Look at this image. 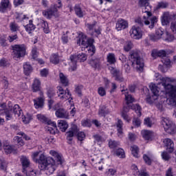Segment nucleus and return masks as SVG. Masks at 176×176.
I'll return each instance as SVG.
<instances>
[{"mask_svg": "<svg viewBox=\"0 0 176 176\" xmlns=\"http://www.w3.org/2000/svg\"><path fill=\"white\" fill-rule=\"evenodd\" d=\"M58 126L63 133H65V131H67V129H68V123H67V121L65 120H60L58 122Z\"/></svg>", "mask_w": 176, "mask_h": 176, "instance_id": "c85d7f7f", "label": "nucleus"}, {"mask_svg": "<svg viewBox=\"0 0 176 176\" xmlns=\"http://www.w3.org/2000/svg\"><path fill=\"white\" fill-rule=\"evenodd\" d=\"M129 34L133 39H141L142 38V30H141L140 27L133 26Z\"/></svg>", "mask_w": 176, "mask_h": 176, "instance_id": "2eb2a0df", "label": "nucleus"}, {"mask_svg": "<svg viewBox=\"0 0 176 176\" xmlns=\"http://www.w3.org/2000/svg\"><path fill=\"white\" fill-rule=\"evenodd\" d=\"M63 6V4L61 3V1L58 0L57 4H53L52 5L50 9H48L47 11H43V14L45 16L47 19H52V16H54L55 17L58 16V14L57 13L58 9H60Z\"/></svg>", "mask_w": 176, "mask_h": 176, "instance_id": "0eeeda50", "label": "nucleus"}, {"mask_svg": "<svg viewBox=\"0 0 176 176\" xmlns=\"http://www.w3.org/2000/svg\"><path fill=\"white\" fill-rule=\"evenodd\" d=\"M23 123L28 124L30 120H32V116L28 114L26 117L22 118Z\"/></svg>", "mask_w": 176, "mask_h": 176, "instance_id": "338daca9", "label": "nucleus"}, {"mask_svg": "<svg viewBox=\"0 0 176 176\" xmlns=\"http://www.w3.org/2000/svg\"><path fill=\"white\" fill-rule=\"evenodd\" d=\"M82 126L84 127H91V121L90 120H83L82 121Z\"/></svg>", "mask_w": 176, "mask_h": 176, "instance_id": "0e129e2a", "label": "nucleus"}, {"mask_svg": "<svg viewBox=\"0 0 176 176\" xmlns=\"http://www.w3.org/2000/svg\"><path fill=\"white\" fill-rule=\"evenodd\" d=\"M150 0H139L138 6L140 8H142V13L144 14L143 19L141 18H138L135 19V23L138 24L140 27H144L145 25H148V28L152 30L155 28V24L157 23V18L156 16H152V7L149 4Z\"/></svg>", "mask_w": 176, "mask_h": 176, "instance_id": "f257e3e1", "label": "nucleus"}, {"mask_svg": "<svg viewBox=\"0 0 176 176\" xmlns=\"http://www.w3.org/2000/svg\"><path fill=\"white\" fill-rule=\"evenodd\" d=\"M89 64H90V65H91V67L94 68H100L101 62L98 58H91L89 60Z\"/></svg>", "mask_w": 176, "mask_h": 176, "instance_id": "cd10ccee", "label": "nucleus"}, {"mask_svg": "<svg viewBox=\"0 0 176 176\" xmlns=\"http://www.w3.org/2000/svg\"><path fill=\"white\" fill-rule=\"evenodd\" d=\"M141 133L143 138L147 141L151 140L155 134L153 131L149 130H142Z\"/></svg>", "mask_w": 176, "mask_h": 176, "instance_id": "bb28decb", "label": "nucleus"}, {"mask_svg": "<svg viewBox=\"0 0 176 176\" xmlns=\"http://www.w3.org/2000/svg\"><path fill=\"white\" fill-rule=\"evenodd\" d=\"M56 118H59L60 119H68L69 114L68 111H67L64 109H58L55 113Z\"/></svg>", "mask_w": 176, "mask_h": 176, "instance_id": "a211bd4d", "label": "nucleus"}, {"mask_svg": "<svg viewBox=\"0 0 176 176\" xmlns=\"http://www.w3.org/2000/svg\"><path fill=\"white\" fill-rule=\"evenodd\" d=\"M54 161L49 162L46 165L45 168H41V170H45L46 171V174L50 175V174H53L54 171H56V165L53 164Z\"/></svg>", "mask_w": 176, "mask_h": 176, "instance_id": "f3484780", "label": "nucleus"}, {"mask_svg": "<svg viewBox=\"0 0 176 176\" xmlns=\"http://www.w3.org/2000/svg\"><path fill=\"white\" fill-rule=\"evenodd\" d=\"M50 153L52 155V156H54V157H56L57 162L61 164V156L58 155V153L54 151H50Z\"/></svg>", "mask_w": 176, "mask_h": 176, "instance_id": "09e8293b", "label": "nucleus"}, {"mask_svg": "<svg viewBox=\"0 0 176 176\" xmlns=\"http://www.w3.org/2000/svg\"><path fill=\"white\" fill-rule=\"evenodd\" d=\"M102 158L101 157L95 156L91 159L92 163H95V164H101L102 163Z\"/></svg>", "mask_w": 176, "mask_h": 176, "instance_id": "603ef678", "label": "nucleus"}, {"mask_svg": "<svg viewBox=\"0 0 176 176\" xmlns=\"http://www.w3.org/2000/svg\"><path fill=\"white\" fill-rule=\"evenodd\" d=\"M6 153H12L13 151H16L14 149V146L8 145L4 148Z\"/></svg>", "mask_w": 176, "mask_h": 176, "instance_id": "680f3d73", "label": "nucleus"}, {"mask_svg": "<svg viewBox=\"0 0 176 176\" xmlns=\"http://www.w3.org/2000/svg\"><path fill=\"white\" fill-rule=\"evenodd\" d=\"M74 12H75L76 16H78V17H80V19H82V17H83V16H85V14L86 13L85 12V10H83V9L82 8V6H80V4L75 5Z\"/></svg>", "mask_w": 176, "mask_h": 176, "instance_id": "5701e85b", "label": "nucleus"}, {"mask_svg": "<svg viewBox=\"0 0 176 176\" xmlns=\"http://www.w3.org/2000/svg\"><path fill=\"white\" fill-rule=\"evenodd\" d=\"M41 154V151H36L34 153H32V157L34 162H35V163H36V161L39 159V155Z\"/></svg>", "mask_w": 176, "mask_h": 176, "instance_id": "052dcab7", "label": "nucleus"}, {"mask_svg": "<svg viewBox=\"0 0 176 176\" xmlns=\"http://www.w3.org/2000/svg\"><path fill=\"white\" fill-rule=\"evenodd\" d=\"M11 47L13 50L12 56L15 60L21 58V57L25 56V46L24 45H14Z\"/></svg>", "mask_w": 176, "mask_h": 176, "instance_id": "1a4fd4ad", "label": "nucleus"}, {"mask_svg": "<svg viewBox=\"0 0 176 176\" xmlns=\"http://www.w3.org/2000/svg\"><path fill=\"white\" fill-rule=\"evenodd\" d=\"M9 0H2L1 7L3 8V9H6L7 8H9Z\"/></svg>", "mask_w": 176, "mask_h": 176, "instance_id": "774afa93", "label": "nucleus"}, {"mask_svg": "<svg viewBox=\"0 0 176 176\" xmlns=\"http://www.w3.org/2000/svg\"><path fill=\"white\" fill-rule=\"evenodd\" d=\"M157 80H160L157 82V85H162L165 89L166 94L168 97L166 100L168 105L175 107L173 115L175 118H176V85H171V83H174V82H175V79L158 76V79H157Z\"/></svg>", "mask_w": 176, "mask_h": 176, "instance_id": "f03ea898", "label": "nucleus"}, {"mask_svg": "<svg viewBox=\"0 0 176 176\" xmlns=\"http://www.w3.org/2000/svg\"><path fill=\"white\" fill-rule=\"evenodd\" d=\"M37 119L40 120V122H42L43 123H45V124H47L48 122H51L52 120L47 119L45 116L41 114H38L36 116Z\"/></svg>", "mask_w": 176, "mask_h": 176, "instance_id": "a18cd8bd", "label": "nucleus"}, {"mask_svg": "<svg viewBox=\"0 0 176 176\" xmlns=\"http://www.w3.org/2000/svg\"><path fill=\"white\" fill-rule=\"evenodd\" d=\"M144 124L147 127H151L153 125V122H152V120L149 117L144 118Z\"/></svg>", "mask_w": 176, "mask_h": 176, "instance_id": "4d7b16f0", "label": "nucleus"}, {"mask_svg": "<svg viewBox=\"0 0 176 176\" xmlns=\"http://www.w3.org/2000/svg\"><path fill=\"white\" fill-rule=\"evenodd\" d=\"M149 87L153 93V95L151 96H147L146 101L148 102V104H152L153 102H155V101L159 98V90L157 89L156 84L151 83L149 85Z\"/></svg>", "mask_w": 176, "mask_h": 176, "instance_id": "9d476101", "label": "nucleus"}, {"mask_svg": "<svg viewBox=\"0 0 176 176\" xmlns=\"http://www.w3.org/2000/svg\"><path fill=\"white\" fill-rule=\"evenodd\" d=\"M78 45L84 46L86 50L90 54L91 56H94V53H96V47L93 45L94 43V39L93 38H87L86 35L81 33L79 34V39L77 42Z\"/></svg>", "mask_w": 176, "mask_h": 176, "instance_id": "7ed1b4c3", "label": "nucleus"}, {"mask_svg": "<svg viewBox=\"0 0 176 176\" xmlns=\"http://www.w3.org/2000/svg\"><path fill=\"white\" fill-rule=\"evenodd\" d=\"M131 153H132V155H133V156L135 157H138V146H131Z\"/></svg>", "mask_w": 176, "mask_h": 176, "instance_id": "13d9d810", "label": "nucleus"}, {"mask_svg": "<svg viewBox=\"0 0 176 176\" xmlns=\"http://www.w3.org/2000/svg\"><path fill=\"white\" fill-rule=\"evenodd\" d=\"M47 124H48L47 127V131H49L50 134H56V130H57L56 122L50 121Z\"/></svg>", "mask_w": 176, "mask_h": 176, "instance_id": "393cba45", "label": "nucleus"}, {"mask_svg": "<svg viewBox=\"0 0 176 176\" xmlns=\"http://www.w3.org/2000/svg\"><path fill=\"white\" fill-rule=\"evenodd\" d=\"M23 71L25 75H30V73L32 72V67L28 63H24Z\"/></svg>", "mask_w": 176, "mask_h": 176, "instance_id": "72a5a7b5", "label": "nucleus"}, {"mask_svg": "<svg viewBox=\"0 0 176 176\" xmlns=\"http://www.w3.org/2000/svg\"><path fill=\"white\" fill-rule=\"evenodd\" d=\"M170 20H173V16H171V14H170V12H164L161 19L162 25H167L170 24Z\"/></svg>", "mask_w": 176, "mask_h": 176, "instance_id": "6ab92c4d", "label": "nucleus"}, {"mask_svg": "<svg viewBox=\"0 0 176 176\" xmlns=\"http://www.w3.org/2000/svg\"><path fill=\"white\" fill-rule=\"evenodd\" d=\"M69 58L70 62L69 63V72H74L78 69L76 63H78V61H80V63H84V61H86V60H87V55L85 53H81L78 55H72Z\"/></svg>", "mask_w": 176, "mask_h": 176, "instance_id": "20e7f679", "label": "nucleus"}, {"mask_svg": "<svg viewBox=\"0 0 176 176\" xmlns=\"http://www.w3.org/2000/svg\"><path fill=\"white\" fill-rule=\"evenodd\" d=\"M12 115L14 113L15 116H17L18 118L19 116H21V113L23 111H21V109H20V106H19V104H15L12 106Z\"/></svg>", "mask_w": 176, "mask_h": 176, "instance_id": "7c9ffc66", "label": "nucleus"}, {"mask_svg": "<svg viewBox=\"0 0 176 176\" xmlns=\"http://www.w3.org/2000/svg\"><path fill=\"white\" fill-rule=\"evenodd\" d=\"M129 23L124 21V19H119L116 25L117 31H122V30H125L127 28Z\"/></svg>", "mask_w": 176, "mask_h": 176, "instance_id": "aec40b11", "label": "nucleus"}, {"mask_svg": "<svg viewBox=\"0 0 176 176\" xmlns=\"http://www.w3.org/2000/svg\"><path fill=\"white\" fill-rule=\"evenodd\" d=\"M165 35L166 38H164L165 41H168V42H173V41H174V36L168 32H166Z\"/></svg>", "mask_w": 176, "mask_h": 176, "instance_id": "864d4df0", "label": "nucleus"}, {"mask_svg": "<svg viewBox=\"0 0 176 176\" xmlns=\"http://www.w3.org/2000/svg\"><path fill=\"white\" fill-rule=\"evenodd\" d=\"M109 112H111V111L107 107V106H102L99 109L98 115L99 116H105V115H108Z\"/></svg>", "mask_w": 176, "mask_h": 176, "instance_id": "2f4dec72", "label": "nucleus"}, {"mask_svg": "<svg viewBox=\"0 0 176 176\" xmlns=\"http://www.w3.org/2000/svg\"><path fill=\"white\" fill-rule=\"evenodd\" d=\"M121 91L125 96V100L126 101L127 105H129V104L134 102V98H133L131 94H129V91L127 89H122Z\"/></svg>", "mask_w": 176, "mask_h": 176, "instance_id": "b1692460", "label": "nucleus"}, {"mask_svg": "<svg viewBox=\"0 0 176 176\" xmlns=\"http://www.w3.org/2000/svg\"><path fill=\"white\" fill-rule=\"evenodd\" d=\"M16 19L19 21H23V23H27L29 21V18L23 14H18Z\"/></svg>", "mask_w": 176, "mask_h": 176, "instance_id": "c03bdc74", "label": "nucleus"}, {"mask_svg": "<svg viewBox=\"0 0 176 176\" xmlns=\"http://www.w3.org/2000/svg\"><path fill=\"white\" fill-rule=\"evenodd\" d=\"M57 89V94L60 100H61L62 101H67V100H68L69 102H71V101H72L71 92H69V90L68 89L64 90L62 87H58Z\"/></svg>", "mask_w": 176, "mask_h": 176, "instance_id": "9b49d317", "label": "nucleus"}, {"mask_svg": "<svg viewBox=\"0 0 176 176\" xmlns=\"http://www.w3.org/2000/svg\"><path fill=\"white\" fill-rule=\"evenodd\" d=\"M164 144L165 146L166 147V150L168 152H173L174 151V142L171 139L166 138L164 140Z\"/></svg>", "mask_w": 176, "mask_h": 176, "instance_id": "4be33fe9", "label": "nucleus"}, {"mask_svg": "<svg viewBox=\"0 0 176 176\" xmlns=\"http://www.w3.org/2000/svg\"><path fill=\"white\" fill-rule=\"evenodd\" d=\"M76 135L78 141H85V138H86V134L83 131H80L79 128Z\"/></svg>", "mask_w": 176, "mask_h": 176, "instance_id": "a19ab883", "label": "nucleus"}, {"mask_svg": "<svg viewBox=\"0 0 176 176\" xmlns=\"http://www.w3.org/2000/svg\"><path fill=\"white\" fill-rule=\"evenodd\" d=\"M133 49V43L131 41H126L124 45V50L125 52H130Z\"/></svg>", "mask_w": 176, "mask_h": 176, "instance_id": "de8ad7c7", "label": "nucleus"}, {"mask_svg": "<svg viewBox=\"0 0 176 176\" xmlns=\"http://www.w3.org/2000/svg\"><path fill=\"white\" fill-rule=\"evenodd\" d=\"M166 51L163 50H153L151 53V56L152 57H154V58H156V57H166Z\"/></svg>", "mask_w": 176, "mask_h": 176, "instance_id": "a878e982", "label": "nucleus"}, {"mask_svg": "<svg viewBox=\"0 0 176 176\" xmlns=\"http://www.w3.org/2000/svg\"><path fill=\"white\" fill-rule=\"evenodd\" d=\"M116 156H118V157H124V151L123 148H118L116 151Z\"/></svg>", "mask_w": 176, "mask_h": 176, "instance_id": "bf43d9fd", "label": "nucleus"}, {"mask_svg": "<svg viewBox=\"0 0 176 176\" xmlns=\"http://www.w3.org/2000/svg\"><path fill=\"white\" fill-rule=\"evenodd\" d=\"M34 105L36 109H39V108L43 107V104L45 103V98L39 97L34 99Z\"/></svg>", "mask_w": 176, "mask_h": 176, "instance_id": "412c9836", "label": "nucleus"}, {"mask_svg": "<svg viewBox=\"0 0 176 176\" xmlns=\"http://www.w3.org/2000/svg\"><path fill=\"white\" fill-rule=\"evenodd\" d=\"M162 126L166 133L168 134H175L176 133V125L170 118H162Z\"/></svg>", "mask_w": 176, "mask_h": 176, "instance_id": "6e6552de", "label": "nucleus"}, {"mask_svg": "<svg viewBox=\"0 0 176 176\" xmlns=\"http://www.w3.org/2000/svg\"><path fill=\"white\" fill-rule=\"evenodd\" d=\"M59 79L60 80V83L63 85V86H67L69 83L68 78L67 76L64 75L63 73L59 74Z\"/></svg>", "mask_w": 176, "mask_h": 176, "instance_id": "c9c22d12", "label": "nucleus"}, {"mask_svg": "<svg viewBox=\"0 0 176 176\" xmlns=\"http://www.w3.org/2000/svg\"><path fill=\"white\" fill-rule=\"evenodd\" d=\"M32 90L34 93H36V91H40L41 90V81L39 79L36 78L34 80V82L32 84Z\"/></svg>", "mask_w": 176, "mask_h": 176, "instance_id": "c756f323", "label": "nucleus"}, {"mask_svg": "<svg viewBox=\"0 0 176 176\" xmlns=\"http://www.w3.org/2000/svg\"><path fill=\"white\" fill-rule=\"evenodd\" d=\"M20 162L22 165L23 173L27 174L26 168L30 167V164H31V162L30 161V158L25 155H21L20 157Z\"/></svg>", "mask_w": 176, "mask_h": 176, "instance_id": "dca6fc26", "label": "nucleus"}, {"mask_svg": "<svg viewBox=\"0 0 176 176\" xmlns=\"http://www.w3.org/2000/svg\"><path fill=\"white\" fill-rule=\"evenodd\" d=\"M109 71H110L111 75L115 78V80H117L118 82H123V80H124L123 77H122V72L120 70L112 66H109Z\"/></svg>", "mask_w": 176, "mask_h": 176, "instance_id": "4468645a", "label": "nucleus"}, {"mask_svg": "<svg viewBox=\"0 0 176 176\" xmlns=\"http://www.w3.org/2000/svg\"><path fill=\"white\" fill-rule=\"evenodd\" d=\"M40 25H41L45 34H49V32H50V30H49V25L47 24V22L41 21L40 22Z\"/></svg>", "mask_w": 176, "mask_h": 176, "instance_id": "ea45409f", "label": "nucleus"}, {"mask_svg": "<svg viewBox=\"0 0 176 176\" xmlns=\"http://www.w3.org/2000/svg\"><path fill=\"white\" fill-rule=\"evenodd\" d=\"M12 108L13 104H12V102H8V105H6V103H1L0 115H5L7 120H12V119H13Z\"/></svg>", "mask_w": 176, "mask_h": 176, "instance_id": "423d86ee", "label": "nucleus"}, {"mask_svg": "<svg viewBox=\"0 0 176 176\" xmlns=\"http://www.w3.org/2000/svg\"><path fill=\"white\" fill-rule=\"evenodd\" d=\"M32 56L34 60L38 58V49L36 47L32 48Z\"/></svg>", "mask_w": 176, "mask_h": 176, "instance_id": "69168bd1", "label": "nucleus"}, {"mask_svg": "<svg viewBox=\"0 0 176 176\" xmlns=\"http://www.w3.org/2000/svg\"><path fill=\"white\" fill-rule=\"evenodd\" d=\"M8 167V162L3 159H0V170H3V171L6 170V168Z\"/></svg>", "mask_w": 176, "mask_h": 176, "instance_id": "8fccbe9b", "label": "nucleus"}, {"mask_svg": "<svg viewBox=\"0 0 176 176\" xmlns=\"http://www.w3.org/2000/svg\"><path fill=\"white\" fill-rule=\"evenodd\" d=\"M28 21H29V23L25 25V28L27 32H28V34H31V32H32V31L35 30V25H34V24L32 23V20H29Z\"/></svg>", "mask_w": 176, "mask_h": 176, "instance_id": "473e14b6", "label": "nucleus"}, {"mask_svg": "<svg viewBox=\"0 0 176 176\" xmlns=\"http://www.w3.org/2000/svg\"><path fill=\"white\" fill-rule=\"evenodd\" d=\"M130 60L132 63V65L135 67L138 71H142L144 69V59L140 56V52L132 51L130 53Z\"/></svg>", "mask_w": 176, "mask_h": 176, "instance_id": "39448f33", "label": "nucleus"}, {"mask_svg": "<svg viewBox=\"0 0 176 176\" xmlns=\"http://www.w3.org/2000/svg\"><path fill=\"white\" fill-rule=\"evenodd\" d=\"M78 131V126L73 124L69 131L66 133V140L69 144L72 142L74 135H76Z\"/></svg>", "mask_w": 176, "mask_h": 176, "instance_id": "ddd939ff", "label": "nucleus"}, {"mask_svg": "<svg viewBox=\"0 0 176 176\" xmlns=\"http://www.w3.org/2000/svg\"><path fill=\"white\" fill-rule=\"evenodd\" d=\"M155 34H157V37L160 38V39H162V36L164 35V31H163V29L158 28L155 31Z\"/></svg>", "mask_w": 176, "mask_h": 176, "instance_id": "e2e57ef3", "label": "nucleus"}, {"mask_svg": "<svg viewBox=\"0 0 176 176\" xmlns=\"http://www.w3.org/2000/svg\"><path fill=\"white\" fill-rule=\"evenodd\" d=\"M132 109L138 114V116H141V107L139 104H133Z\"/></svg>", "mask_w": 176, "mask_h": 176, "instance_id": "3c124183", "label": "nucleus"}, {"mask_svg": "<svg viewBox=\"0 0 176 176\" xmlns=\"http://www.w3.org/2000/svg\"><path fill=\"white\" fill-rule=\"evenodd\" d=\"M107 63H109V64H115V63H116V56L113 53H109L107 55Z\"/></svg>", "mask_w": 176, "mask_h": 176, "instance_id": "4c0bfd02", "label": "nucleus"}, {"mask_svg": "<svg viewBox=\"0 0 176 176\" xmlns=\"http://www.w3.org/2000/svg\"><path fill=\"white\" fill-rule=\"evenodd\" d=\"M50 61L52 63V64H58V63H60V58L58 57V55L53 54L50 56Z\"/></svg>", "mask_w": 176, "mask_h": 176, "instance_id": "37998d69", "label": "nucleus"}, {"mask_svg": "<svg viewBox=\"0 0 176 176\" xmlns=\"http://www.w3.org/2000/svg\"><path fill=\"white\" fill-rule=\"evenodd\" d=\"M0 45L2 47H6V46H9V45L6 42V37H5L4 36L0 37Z\"/></svg>", "mask_w": 176, "mask_h": 176, "instance_id": "5fc2aeb1", "label": "nucleus"}, {"mask_svg": "<svg viewBox=\"0 0 176 176\" xmlns=\"http://www.w3.org/2000/svg\"><path fill=\"white\" fill-rule=\"evenodd\" d=\"M119 145H120L119 142H116L113 140H109V146L111 148V149H114V148H117V146H119Z\"/></svg>", "mask_w": 176, "mask_h": 176, "instance_id": "49530a36", "label": "nucleus"}, {"mask_svg": "<svg viewBox=\"0 0 176 176\" xmlns=\"http://www.w3.org/2000/svg\"><path fill=\"white\" fill-rule=\"evenodd\" d=\"M143 160H144L146 164L151 166L152 163V154H151V153H148V154H144L143 155Z\"/></svg>", "mask_w": 176, "mask_h": 176, "instance_id": "e433bc0d", "label": "nucleus"}, {"mask_svg": "<svg viewBox=\"0 0 176 176\" xmlns=\"http://www.w3.org/2000/svg\"><path fill=\"white\" fill-rule=\"evenodd\" d=\"M50 161L53 162V159L47 158L45 154L41 153L39 155V157L37 159L36 163L38 164V167L40 168H46L47 164Z\"/></svg>", "mask_w": 176, "mask_h": 176, "instance_id": "f8f14e48", "label": "nucleus"}, {"mask_svg": "<svg viewBox=\"0 0 176 176\" xmlns=\"http://www.w3.org/2000/svg\"><path fill=\"white\" fill-rule=\"evenodd\" d=\"M168 6V3L161 1L158 3L156 9H166Z\"/></svg>", "mask_w": 176, "mask_h": 176, "instance_id": "6e6d98bb", "label": "nucleus"}, {"mask_svg": "<svg viewBox=\"0 0 176 176\" xmlns=\"http://www.w3.org/2000/svg\"><path fill=\"white\" fill-rule=\"evenodd\" d=\"M123 127V122L122 120H118L117 122V129L118 132V137H122V134H123V129H122Z\"/></svg>", "mask_w": 176, "mask_h": 176, "instance_id": "f704fd0d", "label": "nucleus"}, {"mask_svg": "<svg viewBox=\"0 0 176 176\" xmlns=\"http://www.w3.org/2000/svg\"><path fill=\"white\" fill-rule=\"evenodd\" d=\"M13 140L15 144H17L18 148H21V146H24V140H23V138L19 136H15Z\"/></svg>", "mask_w": 176, "mask_h": 176, "instance_id": "58836bf2", "label": "nucleus"}, {"mask_svg": "<svg viewBox=\"0 0 176 176\" xmlns=\"http://www.w3.org/2000/svg\"><path fill=\"white\" fill-rule=\"evenodd\" d=\"M19 29L20 27L15 22H11L10 23V30L12 31V32H16V31H19Z\"/></svg>", "mask_w": 176, "mask_h": 176, "instance_id": "79ce46f5", "label": "nucleus"}]
</instances>
